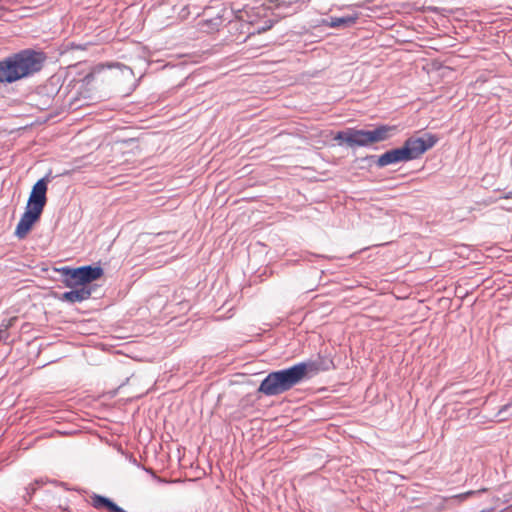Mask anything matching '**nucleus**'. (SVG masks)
Listing matches in <instances>:
<instances>
[{
  "label": "nucleus",
  "mask_w": 512,
  "mask_h": 512,
  "mask_svg": "<svg viewBox=\"0 0 512 512\" xmlns=\"http://www.w3.org/2000/svg\"><path fill=\"white\" fill-rule=\"evenodd\" d=\"M47 179H39L34 186L28 198L26 207L42 212L46 205Z\"/></svg>",
  "instance_id": "nucleus-6"
},
{
  "label": "nucleus",
  "mask_w": 512,
  "mask_h": 512,
  "mask_svg": "<svg viewBox=\"0 0 512 512\" xmlns=\"http://www.w3.org/2000/svg\"><path fill=\"white\" fill-rule=\"evenodd\" d=\"M510 407H511V404H510V403L503 405V406L500 408L499 412H498V416H500V417H501L505 412H507V411H508V409H509Z\"/></svg>",
  "instance_id": "nucleus-14"
},
{
  "label": "nucleus",
  "mask_w": 512,
  "mask_h": 512,
  "mask_svg": "<svg viewBox=\"0 0 512 512\" xmlns=\"http://www.w3.org/2000/svg\"><path fill=\"white\" fill-rule=\"evenodd\" d=\"M64 284L69 288L77 286L85 287V284L99 279L103 275V269L100 266H81L78 268L63 267L60 269Z\"/></svg>",
  "instance_id": "nucleus-4"
},
{
  "label": "nucleus",
  "mask_w": 512,
  "mask_h": 512,
  "mask_svg": "<svg viewBox=\"0 0 512 512\" xmlns=\"http://www.w3.org/2000/svg\"><path fill=\"white\" fill-rule=\"evenodd\" d=\"M355 16L331 17L329 21L323 23L331 28L349 27L356 22Z\"/></svg>",
  "instance_id": "nucleus-11"
},
{
  "label": "nucleus",
  "mask_w": 512,
  "mask_h": 512,
  "mask_svg": "<svg viewBox=\"0 0 512 512\" xmlns=\"http://www.w3.org/2000/svg\"><path fill=\"white\" fill-rule=\"evenodd\" d=\"M437 141L438 138L432 134H424L420 137H409L404 142L403 146L388 150L380 156L372 155L370 159H375V165L378 168L408 162L419 158L427 150L431 149Z\"/></svg>",
  "instance_id": "nucleus-3"
},
{
  "label": "nucleus",
  "mask_w": 512,
  "mask_h": 512,
  "mask_svg": "<svg viewBox=\"0 0 512 512\" xmlns=\"http://www.w3.org/2000/svg\"><path fill=\"white\" fill-rule=\"evenodd\" d=\"M332 361L309 360L299 362L289 368L270 372L260 383L258 392L266 396L283 394L305 379H309L330 368Z\"/></svg>",
  "instance_id": "nucleus-1"
},
{
  "label": "nucleus",
  "mask_w": 512,
  "mask_h": 512,
  "mask_svg": "<svg viewBox=\"0 0 512 512\" xmlns=\"http://www.w3.org/2000/svg\"><path fill=\"white\" fill-rule=\"evenodd\" d=\"M132 463L137 465V466H140L135 458L132 460Z\"/></svg>",
  "instance_id": "nucleus-15"
},
{
  "label": "nucleus",
  "mask_w": 512,
  "mask_h": 512,
  "mask_svg": "<svg viewBox=\"0 0 512 512\" xmlns=\"http://www.w3.org/2000/svg\"><path fill=\"white\" fill-rule=\"evenodd\" d=\"M91 296V289L86 287H80L73 289L71 291L64 292L60 297L59 300L63 302H68L71 304L79 303L84 300H87Z\"/></svg>",
  "instance_id": "nucleus-9"
},
{
  "label": "nucleus",
  "mask_w": 512,
  "mask_h": 512,
  "mask_svg": "<svg viewBox=\"0 0 512 512\" xmlns=\"http://www.w3.org/2000/svg\"><path fill=\"white\" fill-rule=\"evenodd\" d=\"M41 214L42 212L26 207L25 212L21 216L20 221L16 226L15 236L18 237L19 239H24L29 233V231L32 229L35 222L38 221Z\"/></svg>",
  "instance_id": "nucleus-7"
},
{
  "label": "nucleus",
  "mask_w": 512,
  "mask_h": 512,
  "mask_svg": "<svg viewBox=\"0 0 512 512\" xmlns=\"http://www.w3.org/2000/svg\"><path fill=\"white\" fill-rule=\"evenodd\" d=\"M47 56L43 51L24 49L0 60V85L11 84L38 73Z\"/></svg>",
  "instance_id": "nucleus-2"
},
{
  "label": "nucleus",
  "mask_w": 512,
  "mask_h": 512,
  "mask_svg": "<svg viewBox=\"0 0 512 512\" xmlns=\"http://www.w3.org/2000/svg\"><path fill=\"white\" fill-rule=\"evenodd\" d=\"M334 139L339 144L345 143L350 148L368 147L371 145L370 132L364 129L347 128L337 132Z\"/></svg>",
  "instance_id": "nucleus-5"
},
{
  "label": "nucleus",
  "mask_w": 512,
  "mask_h": 512,
  "mask_svg": "<svg viewBox=\"0 0 512 512\" xmlns=\"http://www.w3.org/2000/svg\"><path fill=\"white\" fill-rule=\"evenodd\" d=\"M222 24V19L220 17H216L214 19L203 21L201 25V29L205 32H212L218 30L219 26Z\"/></svg>",
  "instance_id": "nucleus-12"
},
{
  "label": "nucleus",
  "mask_w": 512,
  "mask_h": 512,
  "mask_svg": "<svg viewBox=\"0 0 512 512\" xmlns=\"http://www.w3.org/2000/svg\"><path fill=\"white\" fill-rule=\"evenodd\" d=\"M370 132V140L371 145L374 143H379L386 141L397 133V126L395 125H379L376 126L374 129L369 130Z\"/></svg>",
  "instance_id": "nucleus-8"
},
{
  "label": "nucleus",
  "mask_w": 512,
  "mask_h": 512,
  "mask_svg": "<svg viewBox=\"0 0 512 512\" xmlns=\"http://www.w3.org/2000/svg\"><path fill=\"white\" fill-rule=\"evenodd\" d=\"M143 469H144L146 472L150 473V474H151L154 478H156L159 482H165V483L167 482L166 480H164V479H162V478H160V477H157V476L155 475L154 471H153L151 468H145V467H143Z\"/></svg>",
  "instance_id": "nucleus-13"
},
{
  "label": "nucleus",
  "mask_w": 512,
  "mask_h": 512,
  "mask_svg": "<svg viewBox=\"0 0 512 512\" xmlns=\"http://www.w3.org/2000/svg\"><path fill=\"white\" fill-rule=\"evenodd\" d=\"M91 500L93 507L96 509H106L108 512H127L105 496L94 494Z\"/></svg>",
  "instance_id": "nucleus-10"
}]
</instances>
